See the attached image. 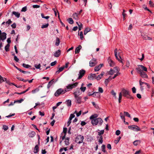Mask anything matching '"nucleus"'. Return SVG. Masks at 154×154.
<instances>
[{"mask_svg": "<svg viewBox=\"0 0 154 154\" xmlns=\"http://www.w3.org/2000/svg\"><path fill=\"white\" fill-rule=\"evenodd\" d=\"M57 63L56 61H55L53 62H52L51 63V66H54Z\"/></svg>", "mask_w": 154, "mask_h": 154, "instance_id": "obj_63", "label": "nucleus"}, {"mask_svg": "<svg viewBox=\"0 0 154 154\" xmlns=\"http://www.w3.org/2000/svg\"><path fill=\"white\" fill-rule=\"evenodd\" d=\"M108 61L111 66H114V63L111 59H109L108 60Z\"/></svg>", "mask_w": 154, "mask_h": 154, "instance_id": "obj_18", "label": "nucleus"}, {"mask_svg": "<svg viewBox=\"0 0 154 154\" xmlns=\"http://www.w3.org/2000/svg\"><path fill=\"white\" fill-rule=\"evenodd\" d=\"M93 94V97H98L100 96V94L98 92H94L92 94Z\"/></svg>", "mask_w": 154, "mask_h": 154, "instance_id": "obj_23", "label": "nucleus"}, {"mask_svg": "<svg viewBox=\"0 0 154 154\" xmlns=\"http://www.w3.org/2000/svg\"><path fill=\"white\" fill-rule=\"evenodd\" d=\"M128 128L129 129L132 130L134 131L137 132L141 131L139 127L135 125H133L128 126Z\"/></svg>", "mask_w": 154, "mask_h": 154, "instance_id": "obj_7", "label": "nucleus"}, {"mask_svg": "<svg viewBox=\"0 0 154 154\" xmlns=\"http://www.w3.org/2000/svg\"><path fill=\"white\" fill-rule=\"evenodd\" d=\"M132 92L133 93H135L136 92V89L135 87H133L132 88Z\"/></svg>", "mask_w": 154, "mask_h": 154, "instance_id": "obj_64", "label": "nucleus"}, {"mask_svg": "<svg viewBox=\"0 0 154 154\" xmlns=\"http://www.w3.org/2000/svg\"><path fill=\"white\" fill-rule=\"evenodd\" d=\"M10 45L9 44H7L5 47V51L7 52L9 51V47Z\"/></svg>", "mask_w": 154, "mask_h": 154, "instance_id": "obj_30", "label": "nucleus"}, {"mask_svg": "<svg viewBox=\"0 0 154 154\" xmlns=\"http://www.w3.org/2000/svg\"><path fill=\"white\" fill-rule=\"evenodd\" d=\"M17 70H19L20 72L23 73L24 74H26V73H29V74L30 73V72H27V71H25L22 70L21 69H20V68H18Z\"/></svg>", "mask_w": 154, "mask_h": 154, "instance_id": "obj_37", "label": "nucleus"}, {"mask_svg": "<svg viewBox=\"0 0 154 154\" xmlns=\"http://www.w3.org/2000/svg\"><path fill=\"white\" fill-rule=\"evenodd\" d=\"M143 38L144 40H152V38L148 36L147 35H145L143 36Z\"/></svg>", "mask_w": 154, "mask_h": 154, "instance_id": "obj_29", "label": "nucleus"}, {"mask_svg": "<svg viewBox=\"0 0 154 154\" xmlns=\"http://www.w3.org/2000/svg\"><path fill=\"white\" fill-rule=\"evenodd\" d=\"M141 143V141L139 140H137L133 142V144L135 146H137Z\"/></svg>", "mask_w": 154, "mask_h": 154, "instance_id": "obj_26", "label": "nucleus"}, {"mask_svg": "<svg viewBox=\"0 0 154 154\" xmlns=\"http://www.w3.org/2000/svg\"><path fill=\"white\" fill-rule=\"evenodd\" d=\"M86 89V87H81L80 88V89L81 90V91L83 92H84L85 91V90Z\"/></svg>", "mask_w": 154, "mask_h": 154, "instance_id": "obj_56", "label": "nucleus"}, {"mask_svg": "<svg viewBox=\"0 0 154 154\" xmlns=\"http://www.w3.org/2000/svg\"><path fill=\"white\" fill-rule=\"evenodd\" d=\"M67 131V128H63V132L64 134H66Z\"/></svg>", "mask_w": 154, "mask_h": 154, "instance_id": "obj_55", "label": "nucleus"}, {"mask_svg": "<svg viewBox=\"0 0 154 154\" xmlns=\"http://www.w3.org/2000/svg\"><path fill=\"white\" fill-rule=\"evenodd\" d=\"M121 92L122 94H123V96L131 99H134L133 97L130 95V92L129 91L123 88Z\"/></svg>", "mask_w": 154, "mask_h": 154, "instance_id": "obj_2", "label": "nucleus"}, {"mask_svg": "<svg viewBox=\"0 0 154 154\" xmlns=\"http://www.w3.org/2000/svg\"><path fill=\"white\" fill-rule=\"evenodd\" d=\"M115 56L116 57V58L119 61H120L121 62H122V61L121 60V57L119 56V58L118 57L117 54L116 55H115Z\"/></svg>", "mask_w": 154, "mask_h": 154, "instance_id": "obj_43", "label": "nucleus"}, {"mask_svg": "<svg viewBox=\"0 0 154 154\" xmlns=\"http://www.w3.org/2000/svg\"><path fill=\"white\" fill-rule=\"evenodd\" d=\"M67 21L69 23L71 24H72L74 23V21L71 18H69L67 19Z\"/></svg>", "mask_w": 154, "mask_h": 154, "instance_id": "obj_31", "label": "nucleus"}, {"mask_svg": "<svg viewBox=\"0 0 154 154\" xmlns=\"http://www.w3.org/2000/svg\"><path fill=\"white\" fill-rule=\"evenodd\" d=\"M137 73L140 74V76L143 78H147L148 76L146 73L143 71L140 72H137Z\"/></svg>", "mask_w": 154, "mask_h": 154, "instance_id": "obj_11", "label": "nucleus"}, {"mask_svg": "<svg viewBox=\"0 0 154 154\" xmlns=\"http://www.w3.org/2000/svg\"><path fill=\"white\" fill-rule=\"evenodd\" d=\"M149 4L151 7H153L154 6V4L151 1H149Z\"/></svg>", "mask_w": 154, "mask_h": 154, "instance_id": "obj_57", "label": "nucleus"}, {"mask_svg": "<svg viewBox=\"0 0 154 154\" xmlns=\"http://www.w3.org/2000/svg\"><path fill=\"white\" fill-rule=\"evenodd\" d=\"M79 31L81 30L82 28V23H80V25H78Z\"/></svg>", "mask_w": 154, "mask_h": 154, "instance_id": "obj_58", "label": "nucleus"}, {"mask_svg": "<svg viewBox=\"0 0 154 154\" xmlns=\"http://www.w3.org/2000/svg\"><path fill=\"white\" fill-rule=\"evenodd\" d=\"M35 132L34 131H32L28 134V136L30 137H33L35 135Z\"/></svg>", "mask_w": 154, "mask_h": 154, "instance_id": "obj_20", "label": "nucleus"}, {"mask_svg": "<svg viewBox=\"0 0 154 154\" xmlns=\"http://www.w3.org/2000/svg\"><path fill=\"white\" fill-rule=\"evenodd\" d=\"M69 138L68 137H67L65 140V143L66 145H68L69 144Z\"/></svg>", "mask_w": 154, "mask_h": 154, "instance_id": "obj_34", "label": "nucleus"}, {"mask_svg": "<svg viewBox=\"0 0 154 154\" xmlns=\"http://www.w3.org/2000/svg\"><path fill=\"white\" fill-rule=\"evenodd\" d=\"M98 91L99 92L101 93H102L103 92V89L100 87L99 88Z\"/></svg>", "mask_w": 154, "mask_h": 154, "instance_id": "obj_62", "label": "nucleus"}, {"mask_svg": "<svg viewBox=\"0 0 154 154\" xmlns=\"http://www.w3.org/2000/svg\"><path fill=\"white\" fill-rule=\"evenodd\" d=\"M17 78L19 80L22 81L24 82H26L28 81V80L24 79L21 78L17 77Z\"/></svg>", "mask_w": 154, "mask_h": 154, "instance_id": "obj_41", "label": "nucleus"}, {"mask_svg": "<svg viewBox=\"0 0 154 154\" xmlns=\"http://www.w3.org/2000/svg\"><path fill=\"white\" fill-rule=\"evenodd\" d=\"M138 67L136 68V69L137 72H140L141 71L146 72L147 71V68L142 65H138Z\"/></svg>", "mask_w": 154, "mask_h": 154, "instance_id": "obj_8", "label": "nucleus"}, {"mask_svg": "<svg viewBox=\"0 0 154 154\" xmlns=\"http://www.w3.org/2000/svg\"><path fill=\"white\" fill-rule=\"evenodd\" d=\"M104 133V130H102L100 131V132H98V135L101 136V135L103 134Z\"/></svg>", "mask_w": 154, "mask_h": 154, "instance_id": "obj_48", "label": "nucleus"}, {"mask_svg": "<svg viewBox=\"0 0 154 154\" xmlns=\"http://www.w3.org/2000/svg\"><path fill=\"white\" fill-rule=\"evenodd\" d=\"M139 84L140 86V88L142 91L143 90V87H144V85L146 86L149 88H150V86L147 83L144 82L142 81V79H140L139 80Z\"/></svg>", "mask_w": 154, "mask_h": 154, "instance_id": "obj_6", "label": "nucleus"}, {"mask_svg": "<svg viewBox=\"0 0 154 154\" xmlns=\"http://www.w3.org/2000/svg\"><path fill=\"white\" fill-rule=\"evenodd\" d=\"M27 10V8L26 6L22 8L21 11L23 12H25Z\"/></svg>", "mask_w": 154, "mask_h": 154, "instance_id": "obj_60", "label": "nucleus"}, {"mask_svg": "<svg viewBox=\"0 0 154 154\" xmlns=\"http://www.w3.org/2000/svg\"><path fill=\"white\" fill-rule=\"evenodd\" d=\"M23 66L25 68H28L31 67V66L28 64H26L25 63L23 64Z\"/></svg>", "mask_w": 154, "mask_h": 154, "instance_id": "obj_44", "label": "nucleus"}, {"mask_svg": "<svg viewBox=\"0 0 154 154\" xmlns=\"http://www.w3.org/2000/svg\"><path fill=\"white\" fill-rule=\"evenodd\" d=\"M96 77V75L95 74H90L88 77V78L90 80H93L94 78L95 79Z\"/></svg>", "mask_w": 154, "mask_h": 154, "instance_id": "obj_15", "label": "nucleus"}, {"mask_svg": "<svg viewBox=\"0 0 154 154\" xmlns=\"http://www.w3.org/2000/svg\"><path fill=\"white\" fill-rule=\"evenodd\" d=\"M75 116H70V117L69 118V120L67 122L68 125L67 127H68L70 123L71 122V120L72 118H73Z\"/></svg>", "mask_w": 154, "mask_h": 154, "instance_id": "obj_25", "label": "nucleus"}, {"mask_svg": "<svg viewBox=\"0 0 154 154\" xmlns=\"http://www.w3.org/2000/svg\"><path fill=\"white\" fill-rule=\"evenodd\" d=\"M111 94L115 98H116V93L114 92V91L113 90H112L111 92Z\"/></svg>", "mask_w": 154, "mask_h": 154, "instance_id": "obj_47", "label": "nucleus"}, {"mask_svg": "<svg viewBox=\"0 0 154 154\" xmlns=\"http://www.w3.org/2000/svg\"><path fill=\"white\" fill-rule=\"evenodd\" d=\"M82 113L81 111H79L78 112L76 110L75 111L74 113H72L70 115V116H74V114H76V116H80Z\"/></svg>", "mask_w": 154, "mask_h": 154, "instance_id": "obj_22", "label": "nucleus"}, {"mask_svg": "<svg viewBox=\"0 0 154 154\" xmlns=\"http://www.w3.org/2000/svg\"><path fill=\"white\" fill-rule=\"evenodd\" d=\"M35 67L36 69H40L41 67V65L40 64H39L38 65L35 64Z\"/></svg>", "mask_w": 154, "mask_h": 154, "instance_id": "obj_54", "label": "nucleus"}, {"mask_svg": "<svg viewBox=\"0 0 154 154\" xmlns=\"http://www.w3.org/2000/svg\"><path fill=\"white\" fill-rule=\"evenodd\" d=\"M72 17L74 19L76 20H78L79 17L76 13H74L72 15Z\"/></svg>", "mask_w": 154, "mask_h": 154, "instance_id": "obj_21", "label": "nucleus"}, {"mask_svg": "<svg viewBox=\"0 0 154 154\" xmlns=\"http://www.w3.org/2000/svg\"><path fill=\"white\" fill-rule=\"evenodd\" d=\"M5 79H6L5 78H3L0 75V84L2 83L3 82H5Z\"/></svg>", "mask_w": 154, "mask_h": 154, "instance_id": "obj_39", "label": "nucleus"}, {"mask_svg": "<svg viewBox=\"0 0 154 154\" xmlns=\"http://www.w3.org/2000/svg\"><path fill=\"white\" fill-rule=\"evenodd\" d=\"M60 42L59 38L57 37L56 38L55 45L57 46H58Z\"/></svg>", "mask_w": 154, "mask_h": 154, "instance_id": "obj_36", "label": "nucleus"}, {"mask_svg": "<svg viewBox=\"0 0 154 154\" xmlns=\"http://www.w3.org/2000/svg\"><path fill=\"white\" fill-rule=\"evenodd\" d=\"M97 63V62H95L92 61L91 60L89 62L90 66L91 67H93Z\"/></svg>", "mask_w": 154, "mask_h": 154, "instance_id": "obj_24", "label": "nucleus"}, {"mask_svg": "<svg viewBox=\"0 0 154 154\" xmlns=\"http://www.w3.org/2000/svg\"><path fill=\"white\" fill-rule=\"evenodd\" d=\"M65 68V67H61L58 70H57L56 72V74H58L60 72L62 71Z\"/></svg>", "mask_w": 154, "mask_h": 154, "instance_id": "obj_27", "label": "nucleus"}, {"mask_svg": "<svg viewBox=\"0 0 154 154\" xmlns=\"http://www.w3.org/2000/svg\"><path fill=\"white\" fill-rule=\"evenodd\" d=\"M49 25L48 23H47L45 25H43L42 26H41V28H46L48 27V26Z\"/></svg>", "mask_w": 154, "mask_h": 154, "instance_id": "obj_49", "label": "nucleus"}, {"mask_svg": "<svg viewBox=\"0 0 154 154\" xmlns=\"http://www.w3.org/2000/svg\"><path fill=\"white\" fill-rule=\"evenodd\" d=\"M84 139V137L83 136L79 135L75 138V142L78 143L80 144L83 143Z\"/></svg>", "mask_w": 154, "mask_h": 154, "instance_id": "obj_5", "label": "nucleus"}, {"mask_svg": "<svg viewBox=\"0 0 154 154\" xmlns=\"http://www.w3.org/2000/svg\"><path fill=\"white\" fill-rule=\"evenodd\" d=\"M85 72V71L84 70L81 69L80 70L79 72V73L78 74L79 76L78 79H79L82 78L84 75Z\"/></svg>", "mask_w": 154, "mask_h": 154, "instance_id": "obj_10", "label": "nucleus"}, {"mask_svg": "<svg viewBox=\"0 0 154 154\" xmlns=\"http://www.w3.org/2000/svg\"><path fill=\"white\" fill-rule=\"evenodd\" d=\"M121 138V137H119L117 138V140H115L114 141V143H116V144H117V143L119 142V141L120 140V139Z\"/></svg>", "mask_w": 154, "mask_h": 154, "instance_id": "obj_51", "label": "nucleus"}, {"mask_svg": "<svg viewBox=\"0 0 154 154\" xmlns=\"http://www.w3.org/2000/svg\"><path fill=\"white\" fill-rule=\"evenodd\" d=\"M38 145L37 144L35 146L34 149V153H37L39 151V147L38 145H39L40 144V136L39 135H38Z\"/></svg>", "mask_w": 154, "mask_h": 154, "instance_id": "obj_9", "label": "nucleus"}, {"mask_svg": "<svg viewBox=\"0 0 154 154\" xmlns=\"http://www.w3.org/2000/svg\"><path fill=\"white\" fill-rule=\"evenodd\" d=\"M7 34L5 32H3L2 34L0 35V41H3L6 38Z\"/></svg>", "mask_w": 154, "mask_h": 154, "instance_id": "obj_12", "label": "nucleus"}, {"mask_svg": "<svg viewBox=\"0 0 154 154\" xmlns=\"http://www.w3.org/2000/svg\"><path fill=\"white\" fill-rule=\"evenodd\" d=\"M75 102L76 103H78L79 104H80L82 102V97H75Z\"/></svg>", "mask_w": 154, "mask_h": 154, "instance_id": "obj_13", "label": "nucleus"}, {"mask_svg": "<svg viewBox=\"0 0 154 154\" xmlns=\"http://www.w3.org/2000/svg\"><path fill=\"white\" fill-rule=\"evenodd\" d=\"M143 7L145 10L148 11L151 13H152V12L149 9H148L146 5H144Z\"/></svg>", "mask_w": 154, "mask_h": 154, "instance_id": "obj_50", "label": "nucleus"}, {"mask_svg": "<svg viewBox=\"0 0 154 154\" xmlns=\"http://www.w3.org/2000/svg\"><path fill=\"white\" fill-rule=\"evenodd\" d=\"M91 30V29L90 28H86L85 30L84 34L85 35H86L88 32L90 31Z\"/></svg>", "mask_w": 154, "mask_h": 154, "instance_id": "obj_32", "label": "nucleus"}, {"mask_svg": "<svg viewBox=\"0 0 154 154\" xmlns=\"http://www.w3.org/2000/svg\"><path fill=\"white\" fill-rule=\"evenodd\" d=\"M120 116H130V115L128 112H124L123 114L122 112H121Z\"/></svg>", "mask_w": 154, "mask_h": 154, "instance_id": "obj_40", "label": "nucleus"}, {"mask_svg": "<svg viewBox=\"0 0 154 154\" xmlns=\"http://www.w3.org/2000/svg\"><path fill=\"white\" fill-rule=\"evenodd\" d=\"M98 116H90V119L91 120V123L93 125H96L99 124L100 125H102L103 121L100 118H97Z\"/></svg>", "mask_w": 154, "mask_h": 154, "instance_id": "obj_1", "label": "nucleus"}, {"mask_svg": "<svg viewBox=\"0 0 154 154\" xmlns=\"http://www.w3.org/2000/svg\"><path fill=\"white\" fill-rule=\"evenodd\" d=\"M40 7V6L38 5H33L32 6V7L33 8H39Z\"/></svg>", "mask_w": 154, "mask_h": 154, "instance_id": "obj_61", "label": "nucleus"}, {"mask_svg": "<svg viewBox=\"0 0 154 154\" xmlns=\"http://www.w3.org/2000/svg\"><path fill=\"white\" fill-rule=\"evenodd\" d=\"M14 59L16 62H18L19 61V59L16 56H14Z\"/></svg>", "mask_w": 154, "mask_h": 154, "instance_id": "obj_59", "label": "nucleus"}, {"mask_svg": "<svg viewBox=\"0 0 154 154\" xmlns=\"http://www.w3.org/2000/svg\"><path fill=\"white\" fill-rule=\"evenodd\" d=\"M54 79H52L51 81H50L49 83H48V85H47V88H49L53 84V82L54 81H53Z\"/></svg>", "mask_w": 154, "mask_h": 154, "instance_id": "obj_35", "label": "nucleus"}, {"mask_svg": "<svg viewBox=\"0 0 154 154\" xmlns=\"http://www.w3.org/2000/svg\"><path fill=\"white\" fill-rule=\"evenodd\" d=\"M66 103L67 105L69 106H70L71 105V101L70 100H68L66 101Z\"/></svg>", "mask_w": 154, "mask_h": 154, "instance_id": "obj_33", "label": "nucleus"}, {"mask_svg": "<svg viewBox=\"0 0 154 154\" xmlns=\"http://www.w3.org/2000/svg\"><path fill=\"white\" fill-rule=\"evenodd\" d=\"M61 53V51L60 50H58L54 54V55L55 57H58L60 55Z\"/></svg>", "mask_w": 154, "mask_h": 154, "instance_id": "obj_14", "label": "nucleus"}, {"mask_svg": "<svg viewBox=\"0 0 154 154\" xmlns=\"http://www.w3.org/2000/svg\"><path fill=\"white\" fill-rule=\"evenodd\" d=\"M82 46L81 45H79L75 49V53L76 54L79 53V52Z\"/></svg>", "mask_w": 154, "mask_h": 154, "instance_id": "obj_17", "label": "nucleus"}, {"mask_svg": "<svg viewBox=\"0 0 154 154\" xmlns=\"http://www.w3.org/2000/svg\"><path fill=\"white\" fill-rule=\"evenodd\" d=\"M12 15H14L16 17L19 18L20 16V14L18 12L14 11L12 12Z\"/></svg>", "mask_w": 154, "mask_h": 154, "instance_id": "obj_19", "label": "nucleus"}, {"mask_svg": "<svg viewBox=\"0 0 154 154\" xmlns=\"http://www.w3.org/2000/svg\"><path fill=\"white\" fill-rule=\"evenodd\" d=\"M114 72V71L112 69H111L108 72V74H109L112 75L113 74Z\"/></svg>", "mask_w": 154, "mask_h": 154, "instance_id": "obj_45", "label": "nucleus"}, {"mask_svg": "<svg viewBox=\"0 0 154 154\" xmlns=\"http://www.w3.org/2000/svg\"><path fill=\"white\" fill-rule=\"evenodd\" d=\"M103 64H100L98 66H97L94 68V70L95 71H98L100 69L102 66H103Z\"/></svg>", "mask_w": 154, "mask_h": 154, "instance_id": "obj_16", "label": "nucleus"}, {"mask_svg": "<svg viewBox=\"0 0 154 154\" xmlns=\"http://www.w3.org/2000/svg\"><path fill=\"white\" fill-rule=\"evenodd\" d=\"M23 99H21L20 100H17L14 101V103L18 102L19 103H21L22 101H23Z\"/></svg>", "mask_w": 154, "mask_h": 154, "instance_id": "obj_52", "label": "nucleus"}, {"mask_svg": "<svg viewBox=\"0 0 154 154\" xmlns=\"http://www.w3.org/2000/svg\"><path fill=\"white\" fill-rule=\"evenodd\" d=\"M2 128L4 130L6 131V130H7L8 129V126L4 125H3V128Z\"/></svg>", "mask_w": 154, "mask_h": 154, "instance_id": "obj_46", "label": "nucleus"}, {"mask_svg": "<svg viewBox=\"0 0 154 154\" xmlns=\"http://www.w3.org/2000/svg\"><path fill=\"white\" fill-rule=\"evenodd\" d=\"M78 83L77 82H75L74 83L72 84H69L66 87V88L64 89L66 90V92L70 91L72 88H75L78 85Z\"/></svg>", "mask_w": 154, "mask_h": 154, "instance_id": "obj_4", "label": "nucleus"}, {"mask_svg": "<svg viewBox=\"0 0 154 154\" xmlns=\"http://www.w3.org/2000/svg\"><path fill=\"white\" fill-rule=\"evenodd\" d=\"M39 90V88H37L35 89V90H32V93L34 94L36 92H38V91Z\"/></svg>", "mask_w": 154, "mask_h": 154, "instance_id": "obj_42", "label": "nucleus"}, {"mask_svg": "<svg viewBox=\"0 0 154 154\" xmlns=\"http://www.w3.org/2000/svg\"><path fill=\"white\" fill-rule=\"evenodd\" d=\"M74 97H78L80 94V92L79 90H77L74 93Z\"/></svg>", "mask_w": 154, "mask_h": 154, "instance_id": "obj_28", "label": "nucleus"}, {"mask_svg": "<svg viewBox=\"0 0 154 154\" xmlns=\"http://www.w3.org/2000/svg\"><path fill=\"white\" fill-rule=\"evenodd\" d=\"M105 146L104 144H103L101 146V150L102 151H103L104 152H106L105 150Z\"/></svg>", "mask_w": 154, "mask_h": 154, "instance_id": "obj_38", "label": "nucleus"}, {"mask_svg": "<svg viewBox=\"0 0 154 154\" xmlns=\"http://www.w3.org/2000/svg\"><path fill=\"white\" fill-rule=\"evenodd\" d=\"M79 35H80V39L81 40H83V38H84V37H83V33H82V32L81 31L80 32V33Z\"/></svg>", "mask_w": 154, "mask_h": 154, "instance_id": "obj_53", "label": "nucleus"}, {"mask_svg": "<svg viewBox=\"0 0 154 154\" xmlns=\"http://www.w3.org/2000/svg\"><path fill=\"white\" fill-rule=\"evenodd\" d=\"M66 92V89L60 88L57 90L54 93L55 96L57 97L61 94H65Z\"/></svg>", "mask_w": 154, "mask_h": 154, "instance_id": "obj_3", "label": "nucleus"}]
</instances>
